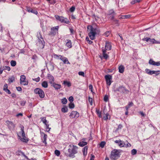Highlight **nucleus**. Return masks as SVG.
Masks as SVG:
<instances>
[{"label":"nucleus","instance_id":"nucleus-1","mask_svg":"<svg viewBox=\"0 0 160 160\" xmlns=\"http://www.w3.org/2000/svg\"><path fill=\"white\" fill-rule=\"evenodd\" d=\"M68 148V152L65 153V155L70 158H75V154L78 152V147L73 144H71L69 145Z\"/></svg>","mask_w":160,"mask_h":160},{"label":"nucleus","instance_id":"nucleus-2","mask_svg":"<svg viewBox=\"0 0 160 160\" xmlns=\"http://www.w3.org/2000/svg\"><path fill=\"white\" fill-rule=\"evenodd\" d=\"M88 30L89 32L88 36L91 40H93L95 38V35L99 34L100 30L98 28L93 27L92 26H88L87 27Z\"/></svg>","mask_w":160,"mask_h":160},{"label":"nucleus","instance_id":"nucleus-3","mask_svg":"<svg viewBox=\"0 0 160 160\" xmlns=\"http://www.w3.org/2000/svg\"><path fill=\"white\" fill-rule=\"evenodd\" d=\"M120 150L114 149L111 151L110 158L111 160H116L120 157Z\"/></svg>","mask_w":160,"mask_h":160},{"label":"nucleus","instance_id":"nucleus-4","mask_svg":"<svg viewBox=\"0 0 160 160\" xmlns=\"http://www.w3.org/2000/svg\"><path fill=\"white\" fill-rule=\"evenodd\" d=\"M21 132H20L18 134L21 140L24 142H27L28 141V139L25 136V134L24 131V127L22 125H20Z\"/></svg>","mask_w":160,"mask_h":160},{"label":"nucleus","instance_id":"nucleus-5","mask_svg":"<svg viewBox=\"0 0 160 160\" xmlns=\"http://www.w3.org/2000/svg\"><path fill=\"white\" fill-rule=\"evenodd\" d=\"M38 42L37 43V45L39 46L41 48H43L45 44V42H44L42 36H41L40 33L39 32L38 34Z\"/></svg>","mask_w":160,"mask_h":160},{"label":"nucleus","instance_id":"nucleus-6","mask_svg":"<svg viewBox=\"0 0 160 160\" xmlns=\"http://www.w3.org/2000/svg\"><path fill=\"white\" fill-rule=\"evenodd\" d=\"M55 17L57 20L60 21L62 23L68 24L70 22L69 21L67 18H65L62 16L56 15Z\"/></svg>","mask_w":160,"mask_h":160},{"label":"nucleus","instance_id":"nucleus-7","mask_svg":"<svg viewBox=\"0 0 160 160\" xmlns=\"http://www.w3.org/2000/svg\"><path fill=\"white\" fill-rule=\"evenodd\" d=\"M34 92L36 94L39 95L40 97L41 98H43L45 96L44 92L41 89L36 88L34 90Z\"/></svg>","mask_w":160,"mask_h":160},{"label":"nucleus","instance_id":"nucleus-8","mask_svg":"<svg viewBox=\"0 0 160 160\" xmlns=\"http://www.w3.org/2000/svg\"><path fill=\"white\" fill-rule=\"evenodd\" d=\"M59 27L56 26L53 27L51 28V30L49 35H50L54 36L58 32Z\"/></svg>","mask_w":160,"mask_h":160},{"label":"nucleus","instance_id":"nucleus-9","mask_svg":"<svg viewBox=\"0 0 160 160\" xmlns=\"http://www.w3.org/2000/svg\"><path fill=\"white\" fill-rule=\"evenodd\" d=\"M26 77L24 75H22L20 76V83L23 85H27L28 81L25 80Z\"/></svg>","mask_w":160,"mask_h":160},{"label":"nucleus","instance_id":"nucleus-10","mask_svg":"<svg viewBox=\"0 0 160 160\" xmlns=\"http://www.w3.org/2000/svg\"><path fill=\"white\" fill-rule=\"evenodd\" d=\"M69 116L72 118H77L79 116V114L77 111H72L71 113Z\"/></svg>","mask_w":160,"mask_h":160},{"label":"nucleus","instance_id":"nucleus-11","mask_svg":"<svg viewBox=\"0 0 160 160\" xmlns=\"http://www.w3.org/2000/svg\"><path fill=\"white\" fill-rule=\"evenodd\" d=\"M105 78L107 84L109 86L111 83V80L112 79L111 76L109 75H106L105 76Z\"/></svg>","mask_w":160,"mask_h":160},{"label":"nucleus","instance_id":"nucleus-12","mask_svg":"<svg viewBox=\"0 0 160 160\" xmlns=\"http://www.w3.org/2000/svg\"><path fill=\"white\" fill-rule=\"evenodd\" d=\"M6 123L10 129L13 130L14 129L15 125L12 122L8 121H6Z\"/></svg>","mask_w":160,"mask_h":160},{"label":"nucleus","instance_id":"nucleus-13","mask_svg":"<svg viewBox=\"0 0 160 160\" xmlns=\"http://www.w3.org/2000/svg\"><path fill=\"white\" fill-rule=\"evenodd\" d=\"M142 40L147 42H149L151 43H156V41L154 39H151L149 38H144Z\"/></svg>","mask_w":160,"mask_h":160},{"label":"nucleus","instance_id":"nucleus-14","mask_svg":"<svg viewBox=\"0 0 160 160\" xmlns=\"http://www.w3.org/2000/svg\"><path fill=\"white\" fill-rule=\"evenodd\" d=\"M47 77L48 79L49 80V82L51 84L53 83L54 82V78L51 75L48 74L47 75Z\"/></svg>","mask_w":160,"mask_h":160},{"label":"nucleus","instance_id":"nucleus-15","mask_svg":"<svg viewBox=\"0 0 160 160\" xmlns=\"http://www.w3.org/2000/svg\"><path fill=\"white\" fill-rule=\"evenodd\" d=\"M85 140V138H83L82 140V141L80 142L78 144L79 146L81 147H83L86 145L88 143L86 142H85L84 141Z\"/></svg>","mask_w":160,"mask_h":160},{"label":"nucleus","instance_id":"nucleus-16","mask_svg":"<svg viewBox=\"0 0 160 160\" xmlns=\"http://www.w3.org/2000/svg\"><path fill=\"white\" fill-rule=\"evenodd\" d=\"M66 46L67 47L69 48H70L72 47V42L70 40L68 39L66 40Z\"/></svg>","mask_w":160,"mask_h":160},{"label":"nucleus","instance_id":"nucleus-17","mask_svg":"<svg viewBox=\"0 0 160 160\" xmlns=\"http://www.w3.org/2000/svg\"><path fill=\"white\" fill-rule=\"evenodd\" d=\"M103 57L105 59H107L108 58V55L106 53V50L103 48L102 49Z\"/></svg>","mask_w":160,"mask_h":160},{"label":"nucleus","instance_id":"nucleus-18","mask_svg":"<svg viewBox=\"0 0 160 160\" xmlns=\"http://www.w3.org/2000/svg\"><path fill=\"white\" fill-rule=\"evenodd\" d=\"M105 48L106 50H109L111 49V46L108 42H106L105 45Z\"/></svg>","mask_w":160,"mask_h":160},{"label":"nucleus","instance_id":"nucleus-19","mask_svg":"<svg viewBox=\"0 0 160 160\" xmlns=\"http://www.w3.org/2000/svg\"><path fill=\"white\" fill-rule=\"evenodd\" d=\"M118 69L119 72L121 73H122L124 71V67L123 65H121L119 66L118 68Z\"/></svg>","mask_w":160,"mask_h":160},{"label":"nucleus","instance_id":"nucleus-20","mask_svg":"<svg viewBox=\"0 0 160 160\" xmlns=\"http://www.w3.org/2000/svg\"><path fill=\"white\" fill-rule=\"evenodd\" d=\"M52 86L56 89H60L61 88V85L60 84L53 83Z\"/></svg>","mask_w":160,"mask_h":160},{"label":"nucleus","instance_id":"nucleus-21","mask_svg":"<svg viewBox=\"0 0 160 160\" xmlns=\"http://www.w3.org/2000/svg\"><path fill=\"white\" fill-rule=\"evenodd\" d=\"M42 86L45 88H47L48 87V84L47 81H44L42 83Z\"/></svg>","mask_w":160,"mask_h":160},{"label":"nucleus","instance_id":"nucleus-22","mask_svg":"<svg viewBox=\"0 0 160 160\" xmlns=\"http://www.w3.org/2000/svg\"><path fill=\"white\" fill-rule=\"evenodd\" d=\"M27 11L28 12H31L35 14H37L38 13V12L36 10H34L33 9H31L30 8H28Z\"/></svg>","mask_w":160,"mask_h":160},{"label":"nucleus","instance_id":"nucleus-23","mask_svg":"<svg viewBox=\"0 0 160 160\" xmlns=\"http://www.w3.org/2000/svg\"><path fill=\"white\" fill-rule=\"evenodd\" d=\"M120 147H125L126 146V143L124 142L121 140L120 143L118 145Z\"/></svg>","mask_w":160,"mask_h":160},{"label":"nucleus","instance_id":"nucleus-24","mask_svg":"<svg viewBox=\"0 0 160 160\" xmlns=\"http://www.w3.org/2000/svg\"><path fill=\"white\" fill-rule=\"evenodd\" d=\"M15 77L13 76H12L9 78L8 80L9 83H11L13 82L15 80Z\"/></svg>","mask_w":160,"mask_h":160},{"label":"nucleus","instance_id":"nucleus-25","mask_svg":"<svg viewBox=\"0 0 160 160\" xmlns=\"http://www.w3.org/2000/svg\"><path fill=\"white\" fill-rule=\"evenodd\" d=\"M61 111L63 112H67L68 111V108L67 107L64 106L62 108Z\"/></svg>","mask_w":160,"mask_h":160},{"label":"nucleus","instance_id":"nucleus-26","mask_svg":"<svg viewBox=\"0 0 160 160\" xmlns=\"http://www.w3.org/2000/svg\"><path fill=\"white\" fill-rule=\"evenodd\" d=\"M160 72L159 71H151V74L150 75H152L153 74H155L156 75L159 74V72Z\"/></svg>","mask_w":160,"mask_h":160},{"label":"nucleus","instance_id":"nucleus-27","mask_svg":"<svg viewBox=\"0 0 160 160\" xmlns=\"http://www.w3.org/2000/svg\"><path fill=\"white\" fill-rule=\"evenodd\" d=\"M110 119V116L109 114L107 113L105 114V116L103 117V119L105 120H107L108 119Z\"/></svg>","mask_w":160,"mask_h":160},{"label":"nucleus","instance_id":"nucleus-28","mask_svg":"<svg viewBox=\"0 0 160 160\" xmlns=\"http://www.w3.org/2000/svg\"><path fill=\"white\" fill-rule=\"evenodd\" d=\"M63 84L64 85H67L68 87H69L71 86V83L69 82H68L66 81H64L63 82Z\"/></svg>","mask_w":160,"mask_h":160},{"label":"nucleus","instance_id":"nucleus-29","mask_svg":"<svg viewBox=\"0 0 160 160\" xmlns=\"http://www.w3.org/2000/svg\"><path fill=\"white\" fill-rule=\"evenodd\" d=\"M43 134L44 136L42 138V139H44V140L43 141V142L45 143L46 144L47 143L46 140L47 137V135L45 134L44 133H43Z\"/></svg>","mask_w":160,"mask_h":160},{"label":"nucleus","instance_id":"nucleus-30","mask_svg":"<svg viewBox=\"0 0 160 160\" xmlns=\"http://www.w3.org/2000/svg\"><path fill=\"white\" fill-rule=\"evenodd\" d=\"M96 112L99 118H101L102 117L101 112L100 111L98 110L97 109L96 110Z\"/></svg>","mask_w":160,"mask_h":160},{"label":"nucleus","instance_id":"nucleus-31","mask_svg":"<svg viewBox=\"0 0 160 160\" xmlns=\"http://www.w3.org/2000/svg\"><path fill=\"white\" fill-rule=\"evenodd\" d=\"M61 102L63 104H65L67 103V100L66 98H64L61 100Z\"/></svg>","mask_w":160,"mask_h":160},{"label":"nucleus","instance_id":"nucleus-32","mask_svg":"<svg viewBox=\"0 0 160 160\" xmlns=\"http://www.w3.org/2000/svg\"><path fill=\"white\" fill-rule=\"evenodd\" d=\"M41 121L45 125L47 124V121L46 119V118L43 117L41 118Z\"/></svg>","mask_w":160,"mask_h":160},{"label":"nucleus","instance_id":"nucleus-33","mask_svg":"<svg viewBox=\"0 0 160 160\" xmlns=\"http://www.w3.org/2000/svg\"><path fill=\"white\" fill-rule=\"evenodd\" d=\"M11 65L12 67H14L16 64V61L14 60H12L10 62Z\"/></svg>","mask_w":160,"mask_h":160},{"label":"nucleus","instance_id":"nucleus-34","mask_svg":"<svg viewBox=\"0 0 160 160\" xmlns=\"http://www.w3.org/2000/svg\"><path fill=\"white\" fill-rule=\"evenodd\" d=\"M106 144L105 142H102L100 144V146L102 148H103Z\"/></svg>","mask_w":160,"mask_h":160},{"label":"nucleus","instance_id":"nucleus-35","mask_svg":"<svg viewBox=\"0 0 160 160\" xmlns=\"http://www.w3.org/2000/svg\"><path fill=\"white\" fill-rule=\"evenodd\" d=\"M69 107L70 108H73L74 107V105L73 103L70 102L69 104Z\"/></svg>","mask_w":160,"mask_h":160},{"label":"nucleus","instance_id":"nucleus-36","mask_svg":"<svg viewBox=\"0 0 160 160\" xmlns=\"http://www.w3.org/2000/svg\"><path fill=\"white\" fill-rule=\"evenodd\" d=\"M55 154L57 156H59L60 155V152L58 150H55Z\"/></svg>","mask_w":160,"mask_h":160},{"label":"nucleus","instance_id":"nucleus-37","mask_svg":"<svg viewBox=\"0 0 160 160\" xmlns=\"http://www.w3.org/2000/svg\"><path fill=\"white\" fill-rule=\"evenodd\" d=\"M88 149V147L86 146L83 148V152H86V154H87V151Z\"/></svg>","mask_w":160,"mask_h":160},{"label":"nucleus","instance_id":"nucleus-38","mask_svg":"<svg viewBox=\"0 0 160 160\" xmlns=\"http://www.w3.org/2000/svg\"><path fill=\"white\" fill-rule=\"evenodd\" d=\"M137 151L135 149H133L132 150L131 153L132 155H135L136 154Z\"/></svg>","mask_w":160,"mask_h":160},{"label":"nucleus","instance_id":"nucleus-39","mask_svg":"<svg viewBox=\"0 0 160 160\" xmlns=\"http://www.w3.org/2000/svg\"><path fill=\"white\" fill-rule=\"evenodd\" d=\"M149 63L150 64L154 65V63H155V61H154L152 59H151L149 60Z\"/></svg>","mask_w":160,"mask_h":160},{"label":"nucleus","instance_id":"nucleus-40","mask_svg":"<svg viewBox=\"0 0 160 160\" xmlns=\"http://www.w3.org/2000/svg\"><path fill=\"white\" fill-rule=\"evenodd\" d=\"M110 34V32L109 31H107L104 34V35L105 37H107Z\"/></svg>","mask_w":160,"mask_h":160},{"label":"nucleus","instance_id":"nucleus-41","mask_svg":"<svg viewBox=\"0 0 160 160\" xmlns=\"http://www.w3.org/2000/svg\"><path fill=\"white\" fill-rule=\"evenodd\" d=\"M65 59L64 60V61H63V63L64 64H70L68 60V59L66 58H64Z\"/></svg>","mask_w":160,"mask_h":160},{"label":"nucleus","instance_id":"nucleus-42","mask_svg":"<svg viewBox=\"0 0 160 160\" xmlns=\"http://www.w3.org/2000/svg\"><path fill=\"white\" fill-rule=\"evenodd\" d=\"M145 71L148 74L150 75V74H151V71L150 70V69H146L145 70Z\"/></svg>","mask_w":160,"mask_h":160},{"label":"nucleus","instance_id":"nucleus-43","mask_svg":"<svg viewBox=\"0 0 160 160\" xmlns=\"http://www.w3.org/2000/svg\"><path fill=\"white\" fill-rule=\"evenodd\" d=\"M32 80L33 81H35L36 82H38L40 80V78L39 77H38L37 78H33Z\"/></svg>","mask_w":160,"mask_h":160},{"label":"nucleus","instance_id":"nucleus-44","mask_svg":"<svg viewBox=\"0 0 160 160\" xmlns=\"http://www.w3.org/2000/svg\"><path fill=\"white\" fill-rule=\"evenodd\" d=\"M45 125L46 127L47 131V132H49L51 129V128L49 127V125L47 124H46Z\"/></svg>","mask_w":160,"mask_h":160},{"label":"nucleus","instance_id":"nucleus-45","mask_svg":"<svg viewBox=\"0 0 160 160\" xmlns=\"http://www.w3.org/2000/svg\"><path fill=\"white\" fill-rule=\"evenodd\" d=\"M78 74L80 76H82L83 77H84V73L83 72H78Z\"/></svg>","mask_w":160,"mask_h":160},{"label":"nucleus","instance_id":"nucleus-46","mask_svg":"<svg viewBox=\"0 0 160 160\" xmlns=\"http://www.w3.org/2000/svg\"><path fill=\"white\" fill-rule=\"evenodd\" d=\"M68 100L70 102H72L73 101V97L72 96L70 97L69 98Z\"/></svg>","mask_w":160,"mask_h":160},{"label":"nucleus","instance_id":"nucleus-47","mask_svg":"<svg viewBox=\"0 0 160 160\" xmlns=\"http://www.w3.org/2000/svg\"><path fill=\"white\" fill-rule=\"evenodd\" d=\"M88 100H89V101L90 102V104L91 105H92V98H90V97H89L88 98Z\"/></svg>","mask_w":160,"mask_h":160},{"label":"nucleus","instance_id":"nucleus-48","mask_svg":"<svg viewBox=\"0 0 160 160\" xmlns=\"http://www.w3.org/2000/svg\"><path fill=\"white\" fill-rule=\"evenodd\" d=\"M104 100L106 102H107L108 101V96L105 95L104 96Z\"/></svg>","mask_w":160,"mask_h":160},{"label":"nucleus","instance_id":"nucleus-49","mask_svg":"<svg viewBox=\"0 0 160 160\" xmlns=\"http://www.w3.org/2000/svg\"><path fill=\"white\" fill-rule=\"evenodd\" d=\"M155 66H160V62H155V63H154Z\"/></svg>","mask_w":160,"mask_h":160},{"label":"nucleus","instance_id":"nucleus-50","mask_svg":"<svg viewBox=\"0 0 160 160\" xmlns=\"http://www.w3.org/2000/svg\"><path fill=\"white\" fill-rule=\"evenodd\" d=\"M53 56L54 58H56V59H59V55H57V54H53Z\"/></svg>","mask_w":160,"mask_h":160},{"label":"nucleus","instance_id":"nucleus-51","mask_svg":"<svg viewBox=\"0 0 160 160\" xmlns=\"http://www.w3.org/2000/svg\"><path fill=\"white\" fill-rule=\"evenodd\" d=\"M26 102L25 101H21L20 104L21 105L24 106L25 105Z\"/></svg>","mask_w":160,"mask_h":160},{"label":"nucleus","instance_id":"nucleus-52","mask_svg":"<svg viewBox=\"0 0 160 160\" xmlns=\"http://www.w3.org/2000/svg\"><path fill=\"white\" fill-rule=\"evenodd\" d=\"M75 8L74 7L72 6L70 9V11L71 12H73L75 10Z\"/></svg>","mask_w":160,"mask_h":160},{"label":"nucleus","instance_id":"nucleus-53","mask_svg":"<svg viewBox=\"0 0 160 160\" xmlns=\"http://www.w3.org/2000/svg\"><path fill=\"white\" fill-rule=\"evenodd\" d=\"M131 16L129 15H124L123 16V18H129Z\"/></svg>","mask_w":160,"mask_h":160},{"label":"nucleus","instance_id":"nucleus-54","mask_svg":"<svg viewBox=\"0 0 160 160\" xmlns=\"http://www.w3.org/2000/svg\"><path fill=\"white\" fill-rule=\"evenodd\" d=\"M4 91L6 92L8 94H10L11 93V92L8 89L4 90Z\"/></svg>","mask_w":160,"mask_h":160},{"label":"nucleus","instance_id":"nucleus-55","mask_svg":"<svg viewBox=\"0 0 160 160\" xmlns=\"http://www.w3.org/2000/svg\"><path fill=\"white\" fill-rule=\"evenodd\" d=\"M4 69L7 70L8 71H9L10 70V68L8 66H5Z\"/></svg>","mask_w":160,"mask_h":160},{"label":"nucleus","instance_id":"nucleus-56","mask_svg":"<svg viewBox=\"0 0 160 160\" xmlns=\"http://www.w3.org/2000/svg\"><path fill=\"white\" fill-rule=\"evenodd\" d=\"M125 143H126V146L125 147H131V145L128 142H126Z\"/></svg>","mask_w":160,"mask_h":160},{"label":"nucleus","instance_id":"nucleus-57","mask_svg":"<svg viewBox=\"0 0 160 160\" xmlns=\"http://www.w3.org/2000/svg\"><path fill=\"white\" fill-rule=\"evenodd\" d=\"M8 89V85L7 84H5L4 85L3 87V90Z\"/></svg>","mask_w":160,"mask_h":160},{"label":"nucleus","instance_id":"nucleus-58","mask_svg":"<svg viewBox=\"0 0 160 160\" xmlns=\"http://www.w3.org/2000/svg\"><path fill=\"white\" fill-rule=\"evenodd\" d=\"M89 89H90L91 91L92 92V86L91 84H90L89 85Z\"/></svg>","mask_w":160,"mask_h":160},{"label":"nucleus","instance_id":"nucleus-59","mask_svg":"<svg viewBox=\"0 0 160 160\" xmlns=\"http://www.w3.org/2000/svg\"><path fill=\"white\" fill-rule=\"evenodd\" d=\"M91 157L90 158V160H94V156L92 154H91Z\"/></svg>","mask_w":160,"mask_h":160},{"label":"nucleus","instance_id":"nucleus-60","mask_svg":"<svg viewBox=\"0 0 160 160\" xmlns=\"http://www.w3.org/2000/svg\"><path fill=\"white\" fill-rule=\"evenodd\" d=\"M69 30H70L71 34H73V30L72 28H69Z\"/></svg>","mask_w":160,"mask_h":160},{"label":"nucleus","instance_id":"nucleus-61","mask_svg":"<svg viewBox=\"0 0 160 160\" xmlns=\"http://www.w3.org/2000/svg\"><path fill=\"white\" fill-rule=\"evenodd\" d=\"M16 88L17 90L18 91H20L22 90V88L20 87H16Z\"/></svg>","mask_w":160,"mask_h":160},{"label":"nucleus","instance_id":"nucleus-62","mask_svg":"<svg viewBox=\"0 0 160 160\" xmlns=\"http://www.w3.org/2000/svg\"><path fill=\"white\" fill-rule=\"evenodd\" d=\"M120 141H121L120 140H116L115 141V142L116 143H118V144L119 145Z\"/></svg>","mask_w":160,"mask_h":160},{"label":"nucleus","instance_id":"nucleus-63","mask_svg":"<svg viewBox=\"0 0 160 160\" xmlns=\"http://www.w3.org/2000/svg\"><path fill=\"white\" fill-rule=\"evenodd\" d=\"M22 116V113H19L16 115V116L18 117L19 116Z\"/></svg>","mask_w":160,"mask_h":160},{"label":"nucleus","instance_id":"nucleus-64","mask_svg":"<svg viewBox=\"0 0 160 160\" xmlns=\"http://www.w3.org/2000/svg\"><path fill=\"white\" fill-rule=\"evenodd\" d=\"M136 3V2L135 0H133L131 2V3L132 4H135Z\"/></svg>","mask_w":160,"mask_h":160}]
</instances>
